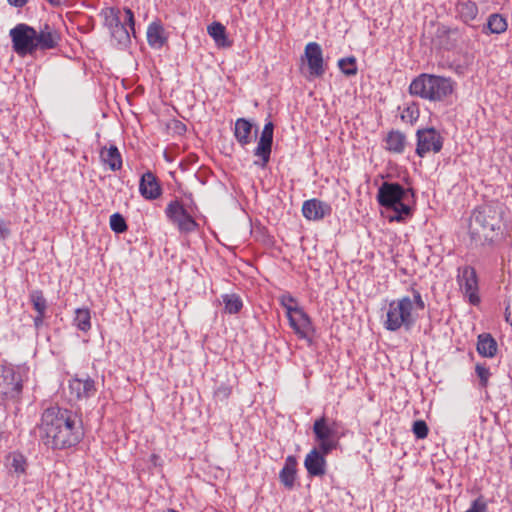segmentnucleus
<instances>
[{
    "label": "nucleus",
    "mask_w": 512,
    "mask_h": 512,
    "mask_svg": "<svg viewBox=\"0 0 512 512\" xmlns=\"http://www.w3.org/2000/svg\"><path fill=\"white\" fill-rule=\"evenodd\" d=\"M38 428L44 443L53 449L73 447L84 436L82 420L77 413L59 406H50L43 411Z\"/></svg>",
    "instance_id": "f257e3e1"
},
{
    "label": "nucleus",
    "mask_w": 512,
    "mask_h": 512,
    "mask_svg": "<svg viewBox=\"0 0 512 512\" xmlns=\"http://www.w3.org/2000/svg\"><path fill=\"white\" fill-rule=\"evenodd\" d=\"M13 51L21 57L34 55L58 47L60 33L49 23L39 25V29L26 23H19L9 31Z\"/></svg>",
    "instance_id": "f03ea898"
},
{
    "label": "nucleus",
    "mask_w": 512,
    "mask_h": 512,
    "mask_svg": "<svg viewBox=\"0 0 512 512\" xmlns=\"http://www.w3.org/2000/svg\"><path fill=\"white\" fill-rule=\"evenodd\" d=\"M412 298L403 296L392 300L388 304L384 327L388 331H398L404 328L406 331L412 329L418 319V311L425 309V302L421 293L412 289Z\"/></svg>",
    "instance_id": "7ed1b4c3"
},
{
    "label": "nucleus",
    "mask_w": 512,
    "mask_h": 512,
    "mask_svg": "<svg viewBox=\"0 0 512 512\" xmlns=\"http://www.w3.org/2000/svg\"><path fill=\"white\" fill-rule=\"evenodd\" d=\"M414 194L412 190L404 188L398 182L385 181L378 188L377 201L380 206L393 210L395 215L391 220L402 221L412 215L411 202Z\"/></svg>",
    "instance_id": "20e7f679"
},
{
    "label": "nucleus",
    "mask_w": 512,
    "mask_h": 512,
    "mask_svg": "<svg viewBox=\"0 0 512 512\" xmlns=\"http://www.w3.org/2000/svg\"><path fill=\"white\" fill-rule=\"evenodd\" d=\"M455 82L450 77L422 73L409 85V93L432 102H441L452 95Z\"/></svg>",
    "instance_id": "39448f33"
},
{
    "label": "nucleus",
    "mask_w": 512,
    "mask_h": 512,
    "mask_svg": "<svg viewBox=\"0 0 512 512\" xmlns=\"http://www.w3.org/2000/svg\"><path fill=\"white\" fill-rule=\"evenodd\" d=\"M124 16L121 11L116 8H109L104 14V25L109 29L112 43L119 49L127 48L131 43L130 31L135 35V19L130 8L123 9Z\"/></svg>",
    "instance_id": "423d86ee"
},
{
    "label": "nucleus",
    "mask_w": 512,
    "mask_h": 512,
    "mask_svg": "<svg viewBox=\"0 0 512 512\" xmlns=\"http://www.w3.org/2000/svg\"><path fill=\"white\" fill-rule=\"evenodd\" d=\"M500 213L493 205L476 208L470 220L469 230L473 238H492V233L500 229Z\"/></svg>",
    "instance_id": "0eeeda50"
},
{
    "label": "nucleus",
    "mask_w": 512,
    "mask_h": 512,
    "mask_svg": "<svg viewBox=\"0 0 512 512\" xmlns=\"http://www.w3.org/2000/svg\"><path fill=\"white\" fill-rule=\"evenodd\" d=\"M194 208L196 209L195 204L185 207L178 199H173L167 204L165 215L180 233L187 234L196 231L199 227L192 215Z\"/></svg>",
    "instance_id": "6e6552de"
},
{
    "label": "nucleus",
    "mask_w": 512,
    "mask_h": 512,
    "mask_svg": "<svg viewBox=\"0 0 512 512\" xmlns=\"http://www.w3.org/2000/svg\"><path fill=\"white\" fill-rule=\"evenodd\" d=\"M339 424L329 421L325 416L316 419L313 424V433L318 443V448L324 454H330L337 448L341 435L338 433Z\"/></svg>",
    "instance_id": "1a4fd4ad"
},
{
    "label": "nucleus",
    "mask_w": 512,
    "mask_h": 512,
    "mask_svg": "<svg viewBox=\"0 0 512 512\" xmlns=\"http://www.w3.org/2000/svg\"><path fill=\"white\" fill-rule=\"evenodd\" d=\"M23 385L20 374L10 365L0 364V399L16 400L22 393Z\"/></svg>",
    "instance_id": "9d476101"
},
{
    "label": "nucleus",
    "mask_w": 512,
    "mask_h": 512,
    "mask_svg": "<svg viewBox=\"0 0 512 512\" xmlns=\"http://www.w3.org/2000/svg\"><path fill=\"white\" fill-rule=\"evenodd\" d=\"M416 138V154L421 158L429 152L438 153L443 147V137L433 127L418 129Z\"/></svg>",
    "instance_id": "9b49d317"
},
{
    "label": "nucleus",
    "mask_w": 512,
    "mask_h": 512,
    "mask_svg": "<svg viewBox=\"0 0 512 512\" xmlns=\"http://www.w3.org/2000/svg\"><path fill=\"white\" fill-rule=\"evenodd\" d=\"M286 314L291 328L302 339H310V335L314 332V328L308 314L297 306L286 305Z\"/></svg>",
    "instance_id": "f8f14e48"
},
{
    "label": "nucleus",
    "mask_w": 512,
    "mask_h": 512,
    "mask_svg": "<svg viewBox=\"0 0 512 512\" xmlns=\"http://www.w3.org/2000/svg\"><path fill=\"white\" fill-rule=\"evenodd\" d=\"M458 284L463 293L468 296L469 302L476 305L480 302L478 295V278L472 266L465 265L458 268Z\"/></svg>",
    "instance_id": "ddd939ff"
},
{
    "label": "nucleus",
    "mask_w": 512,
    "mask_h": 512,
    "mask_svg": "<svg viewBox=\"0 0 512 512\" xmlns=\"http://www.w3.org/2000/svg\"><path fill=\"white\" fill-rule=\"evenodd\" d=\"M273 133L274 124L273 122L269 121L264 125L257 147L254 150V155L260 158V161H255L254 164L259 167H266L270 160L273 144Z\"/></svg>",
    "instance_id": "4468645a"
},
{
    "label": "nucleus",
    "mask_w": 512,
    "mask_h": 512,
    "mask_svg": "<svg viewBox=\"0 0 512 512\" xmlns=\"http://www.w3.org/2000/svg\"><path fill=\"white\" fill-rule=\"evenodd\" d=\"M305 57L310 75L321 77L325 72L321 46L316 42H309L305 47Z\"/></svg>",
    "instance_id": "2eb2a0df"
},
{
    "label": "nucleus",
    "mask_w": 512,
    "mask_h": 512,
    "mask_svg": "<svg viewBox=\"0 0 512 512\" xmlns=\"http://www.w3.org/2000/svg\"><path fill=\"white\" fill-rule=\"evenodd\" d=\"M320 448H313L305 457L304 466L311 477H322L326 473V456Z\"/></svg>",
    "instance_id": "dca6fc26"
},
{
    "label": "nucleus",
    "mask_w": 512,
    "mask_h": 512,
    "mask_svg": "<svg viewBox=\"0 0 512 512\" xmlns=\"http://www.w3.org/2000/svg\"><path fill=\"white\" fill-rule=\"evenodd\" d=\"M302 213L303 216L308 220L319 221L326 216L331 215L332 207L330 204L324 201L313 198L304 201L302 206Z\"/></svg>",
    "instance_id": "f3484780"
},
{
    "label": "nucleus",
    "mask_w": 512,
    "mask_h": 512,
    "mask_svg": "<svg viewBox=\"0 0 512 512\" xmlns=\"http://www.w3.org/2000/svg\"><path fill=\"white\" fill-rule=\"evenodd\" d=\"M69 391L76 399L90 398L96 393L95 382L88 376L72 378L69 380Z\"/></svg>",
    "instance_id": "a211bd4d"
},
{
    "label": "nucleus",
    "mask_w": 512,
    "mask_h": 512,
    "mask_svg": "<svg viewBox=\"0 0 512 512\" xmlns=\"http://www.w3.org/2000/svg\"><path fill=\"white\" fill-rule=\"evenodd\" d=\"M139 191L145 199L154 200L160 197L162 189L156 176L147 171L140 179Z\"/></svg>",
    "instance_id": "6ab92c4d"
},
{
    "label": "nucleus",
    "mask_w": 512,
    "mask_h": 512,
    "mask_svg": "<svg viewBox=\"0 0 512 512\" xmlns=\"http://www.w3.org/2000/svg\"><path fill=\"white\" fill-rule=\"evenodd\" d=\"M147 42L154 49L162 48L167 42L165 29L160 21H153L147 27Z\"/></svg>",
    "instance_id": "aec40b11"
},
{
    "label": "nucleus",
    "mask_w": 512,
    "mask_h": 512,
    "mask_svg": "<svg viewBox=\"0 0 512 512\" xmlns=\"http://www.w3.org/2000/svg\"><path fill=\"white\" fill-rule=\"evenodd\" d=\"M456 13L463 23L470 24L477 18L479 10L477 4L472 0H458Z\"/></svg>",
    "instance_id": "412c9836"
},
{
    "label": "nucleus",
    "mask_w": 512,
    "mask_h": 512,
    "mask_svg": "<svg viewBox=\"0 0 512 512\" xmlns=\"http://www.w3.org/2000/svg\"><path fill=\"white\" fill-rule=\"evenodd\" d=\"M297 472V460L290 455L286 458L285 464L279 473V480L287 489L294 487Z\"/></svg>",
    "instance_id": "4be33fe9"
},
{
    "label": "nucleus",
    "mask_w": 512,
    "mask_h": 512,
    "mask_svg": "<svg viewBox=\"0 0 512 512\" xmlns=\"http://www.w3.org/2000/svg\"><path fill=\"white\" fill-rule=\"evenodd\" d=\"M5 464L9 472L17 477L24 475L28 466L25 456L16 451L11 452L6 456Z\"/></svg>",
    "instance_id": "5701e85b"
},
{
    "label": "nucleus",
    "mask_w": 512,
    "mask_h": 512,
    "mask_svg": "<svg viewBox=\"0 0 512 512\" xmlns=\"http://www.w3.org/2000/svg\"><path fill=\"white\" fill-rule=\"evenodd\" d=\"M406 136L399 130H391L385 138V149L394 154H402L406 147Z\"/></svg>",
    "instance_id": "b1692460"
},
{
    "label": "nucleus",
    "mask_w": 512,
    "mask_h": 512,
    "mask_svg": "<svg viewBox=\"0 0 512 512\" xmlns=\"http://www.w3.org/2000/svg\"><path fill=\"white\" fill-rule=\"evenodd\" d=\"M100 159L111 171L122 168V157L115 145H111L109 148L103 147L100 150Z\"/></svg>",
    "instance_id": "393cba45"
},
{
    "label": "nucleus",
    "mask_w": 512,
    "mask_h": 512,
    "mask_svg": "<svg viewBox=\"0 0 512 512\" xmlns=\"http://www.w3.org/2000/svg\"><path fill=\"white\" fill-rule=\"evenodd\" d=\"M252 124L245 118H239L235 122L234 136L239 144L244 147L251 143Z\"/></svg>",
    "instance_id": "a878e982"
},
{
    "label": "nucleus",
    "mask_w": 512,
    "mask_h": 512,
    "mask_svg": "<svg viewBox=\"0 0 512 512\" xmlns=\"http://www.w3.org/2000/svg\"><path fill=\"white\" fill-rule=\"evenodd\" d=\"M477 351L485 357H493L497 351V343L489 334H482L478 337Z\"/></svg>",
    "instance_id": "bb28decb"
},
{
    "label": "nucleus",
    "mask_w": 512,
    "mask_h": 512,
    "mask_svg": "<svg viewBox=\"0 0 512 512\" xmlns=\"http://www.w3.org/2000/svg\"><path fill=\"white\" fill-rule=\"evenodd\" d=\"M73 324L82 332L91 329V314L88 308H77L73 318Z\"/></svg>",
    "instance_id": "cd10ccee"
},
{
    "label": "nucleus",
    "mask_w": 512,
    "mask_h": 512,
    "mask_svg": "<svg viewBox=\"0 0 512 512\" xmlns=\"http://www.w3.org/2000/svg\"><path fill=\"white\" fill-rule=\"evenodd\" d=\"M486 27L491 34H501L507 30L508 24L503 15L493 13L489 15Z\"/></svg>",
    "instance_id": "c85d7f7f"
},
{
    "label": "nucleus",
    "mask_w": 512,
    "mask_h": 512,
    "mask_svg": "<svg viewBox=\"0 0 512 512\" xmlns=\"http://www.w3.org/2000/svg\"><path fill=\"white\" fill-rule=\"evenodd\" d=\"M221 298L224 304L225 312L228 314H237L243 307L242 299L235 293L223 294Z\"/></svg>",
    "instance_id": "c756f323"
},
{
    "label": "nucleus",
    "mask_w": 512,
    "mask_h": 512,
    "mask_svg": "<svg viewBox=\"0 0 512 512\" xmlns=\"http://www.w3.org/2000/svg\"><path fill=\"white\" fill-rule=\"evenodd\" d=\"M208 34L219 46H226L227 37H226V28L220 22H213L207 28Z\"/></svg>",
    "instance_id": "7c9ffc66"
},
{
    "label": "nucleus",
    "mask_w": 512,
    "mask_h": 512,
    "mask_svg": "<svg viewBox=\"0 0 512 512\" xmlns=\"http://www.w3.org/2000/svg\"><path fill=\"white\" fill-rule=\"evenodd\" d=\"M29 300L37 314H46L48 304L41 290L34 289L30 291Z\"/></svg>",
    "instance_id": "2f4dec72"
},
{
    "label": "nucleus",
    "mask_w": 512,
    "mask_h": 512,
    "mask_svg": "<svg viewBox=\"0 0 512 512\" xmlns=\"http://www.w3.org/2000/svg\"><path fill=\"white\" fill-rule=\"evenodd\" d=\"M338 67L346 76H354L358 71L356 59L353 56L339 59Z\"/></svg>",
    "instance_id": "473e14b6"
},
{
    "label": "nucleus",
    "mask_w": 512,
    "mask_h": 512,
    "mask_svg": "<svg viewBox=\"0 0 512 512\" xmlns=\"http://www.w3.org/2000/svg\"><path fill=\"white\" fill-rule=\"evenodd\" d=\"M110 228L115 233H124L128 226L125 218L120 213H114L110 216Z\"/></svg>",
    "instance_id": "72a5a7b5"
},
{
    "label": "nucleus",
    "mask_w": 512,
    "mask_h": 512,
    "mask_svg": "<svg viewBox=\"0 0 512 512\" xmlns=\"http://www.w3.org/2000/svg\"><path fill=\"white\" fill-rule=\"evenodd\" d=\"M412 431L416 438L424 439L428 435V426L425 421L417 420L413 423Z\"/></svg>",
    "instance_id": "f704fd0d"
},
{
    "label": "nucleus",
    "mask_w": 512,
    "mask_h": 512,
    "mask_svg": "<svg viewBox=\"0 0 512 512\" xmlns=\"http://www.w3.org/2000/svg\"><path fill=\"white\" fill-rule=\"evenodd\" d=\"M475 372L479 378L480 386L482 388L487 387L488 380L491 375L489 369L487 367H485L484 365L477 364L475 367Z\"/></svg>",
    "instance_id": "c9c22d12"
},
{
    "label": "nucleus",
    "mask_w": 512,
    "mask_h": 512,
    "mask_svg": "<svg viewBox=\"0 0 512 512\" xmlns=\"http://www.w3.org/2000/svg\"><path fill=\"white\" fill-rule=\"evenodd\" d=\"M419 117V111L417 109V107L415 106H409V107H406L402 114H401V119L405 122H410V123H413L414 121H416Z\"/></svg>",
    "instance_id": "e433bc0d"
},
{
    "label": "nucleus",
    "mask_w": 512,
    "mask_h": 512,
    "mask_svg": "<svg viewBox=\"0 0 512 512\" xmlns=\"http://www.w3.org/2000/svg\"><path fill=\"white\" fill-rule=\"evenodd\" d=\"M231 394V387L221 384L217 387V389L214 392V395L217 399L223 401L226 400Z\"/></svg>",
    "instance_id": "4c0bfd02"
},
{
    "label": "nucleus",
    "mask_w": 512,
    "mask_h": 512,
    "mask_svg": "<svg viewBox=\"0 0 512 512\" xmlns=\"http://www.w3.org/2000/svg\"><path fill=\"white\" fill-rule=\"evenodd\" d=\"M10 235L9 223L0 220V238L5 239Z\"/></svg>",
    "instance_id": "58836bf2"
},
{
    "label": "nucleus",
    "mask_w": 512,
    "mask_h": 512,
    "mask_svg": "<svg viewBox=\"0 0 512 512\" xmlns=\"http://www.w3.org/2000/svg\"><path fill=\"white\" fill-rule=\"evenodd\" d=\"M46 314H37L35 317H34V326L35 328L38 330L40 327H42L43 323H44V318H45Z\"/></svg>",
    "instance_id": "ea45409f"
},
{
    "label": "nucleus",
    "mask_w": 512,
    "mask_h": 512,
    "mask_svg": "<svg viewBox=\"0 0 512 512\" xmlns=\"http://www.w3.org/2000/svg\"><path fill=\"white\" fill-rule=\"evenodd\" d=\"M7 1L10 5H12L14 7H18V8L23 7L28 2V0H7Z\"/></svg>",
    "instance_id": "a19ab883"
},
{
    "label": "nucleus",
    "mask_w": 512,
    "mask_h": 512,
    "mask_svg": "<svg viewBox=\"0 0 512 512\" xmlns=\"http://www.w3.org/2000/svg\"><path fill=\"white\" fill-rule=\"evenodd\" d=\"M175 129H176L179 133H181V132H185V131H186V126H185V124H183L182 122L177 121V122H176V125H175Z\"/></svg>",
    "instance_id": "79ce46f5"
},
{
    "label": "nucleus",
    "mask_w": 512,
    "mask_h": 512,
    "mask_svg": "<svg viewBox=\"0 0 512 512\" xmlns=\"http://www.w3.org/2000/svg\"><path fill=\"white\" fill-rule=\"evenodd\" d=\"M283 301H284V303H285L286 305H290L289 303H294V302H295V299H294L292 296L288 295V296H283V297H282V302H283Z\"/></svg>",
    "instance_id": "37998d69"
},
{
    "label": "nucleus",
    "mask_w": 512,
    "mask_h": 512,
    "mask_svg": "<svg viewBox=\"0 0 512 512\" xmlns=\"http://www.w3.org/2000/svg\"><path fill=\"white\" fill-rule=\"evenodd\" d=\"M52 6H60L65 0H46Z\"/></svg>",
    "instance_id": "c03bdc74"
},
{
    "label": "nucleus",
    "mask_w": 512,
    "mask_h": 512,
    "mask_svg": "<svg viewBox=\"0 0 512 512\" xmlns=\"http://www.w3.org/2000/svg\"><path fill=\"white\" fill-rule=\"evenodd\" d=\"M506 321L512 325V316L511 312L506 313Z\"/></svg>",
    "instance_id": "a18cd8bd"
},
{
    "label": "nucleus",
    "mask_w": 512,
    "mask_h": 512,
    "mask_svg": "<svg viewBox=\"0 0 512 512\" xmlns=\"http://www.w3.org/2000/svg\"><path fill=\"white\" fill-rule=\"evenodd\" d=\"M164 512H177V511H176V510H174V509H167V510H165Z\"/></svg>",
    "instance_id": "49530a36"
}]
</instances>
